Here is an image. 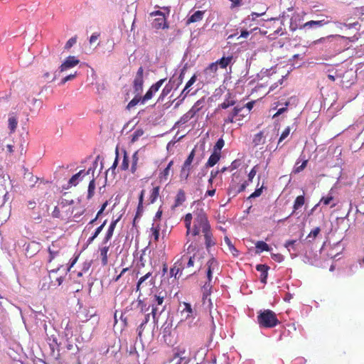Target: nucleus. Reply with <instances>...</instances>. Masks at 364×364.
<instances>
[{"label":"nucleus","instance_id":"nucleus-23","mask_svg":"<svg viewBox=\"0 0 364 364\" xmlns=\"http://www.w3.org/2000/svg\"><path fill=\"white\" fill-rule=\"evenodd\" d=\"M109 247L107 245H102L100 247V257L102 259V264L103 265H106L107 264V252L109 251Z\"/></svg>","mask_w":364,"mask_h":364},{"label":"nucleus","instance_id":"nucleus-61","mask_svg":"<svg viewBox=\"0 0 364 364\" xmlns=\"http://www.w3.org/2000/svg\"><path fill=\"white\" fill-rule=\"evenodd\" d=\"M333 199V197L331 194H328L326 197H323L321 200V202H322L324 205H327L331 203Z\"/></svg>","mask_w":364,"mask_h":364},{"label":"nucleus","instance_id":"nucleus-12","mask_svg":"<svg viewBox=\"0 0 364 364\" xmlns=\"http://www.w3.org/2000/svg\"><path fill=\"white\" fill-rule=\"evenodd\" d=\"M119 218L116 220H114L111 222V223L107 230L105 236L102 242V245H107L108 242L111 240V238L113 235L114 230L116 225H117V223L119 222Z\"/></svg>","mask_w":364,"mask_h":364},{"label":"nucleus","instance_id":"nucleus-40","mask_svg":"<svg viewBox=\"0 0 364 364\" xmlns=\"http://www.w3.org/2000/svg\"><path fill=\"white\" fill-rule=\"evenodd\" d=\"M224 145H225L224 140L222 138L218 139V141H216L215 144L214 145L213 151L220 154L221 149H223Z\"/></svg>","mask_w":364,"mask_h":364},{"label":"nucleus","instance_id":"nucleus-5","mask_svg":"<svg viewBox=\"0 0 364 364\" xmlns=\"http://www.w3.org/2000/svg\"><path fill=\"white\" fill-rule=\"evenodd\" d=\"M173 326V317L168 316L161 326V333L164 343L168 345H172L171 338V328Z\"/></svg>","mask_w":364,"mask_h":364},{"label":"nucleus","instance_id":"nucleus-11","mask_svg":"<svg viewBox=\"0 0 364 364\" xmlns=\"http://www.w3.org/2000/svg\"><path fill=\"white\" fill-rule=\"evenodd\" d=\"M244 111V107L235 106L231 112H230L228 116L224 118V122L225 124L233 123L234 119L235 117L237 118V114L240 112H242Z\"/></svg>","mask_w":364,"mask_h":364},{"label":"nucleus","instance_id":"nucleus-60","mask_svg":"<svg viewBox=\"0 0 364 364\" xmlns=\"http://www.w3.org/2000/svg\"><path fill=\"white\" fill-rule=\"evenodd\" d=\"M212 278H213V272L211 271V269H207V279H208V282L205 284L203 288L206 290L208 287H210V282H211L212 280Z\"/></svg>","mask_w":364,"mask_h":364},{"label":"nucleus","instance_id":"nucleus-59","mask_svg":"<svg viewBox=\"0 0 364 364\" xmlns=\"http://www.w3.org/2000/svg\"><path fill=\"white\" fill-rule=\"evenodd\" d=\"M218 65L217 62L212 63L206 68L205 71H206V73H208V72L215 73L218 70Z\"/></svg>","mask_w":364,"mask_h":364},{"label":"nucleus","instance_id":"nucleus-64","mask_svg":"<svg viewBox=\"0 0 364 364\" xmlns=\"http://www.w3.org/2000/svg\"><path fill=\"white\" fill-rule=\"evenodd\" d=\"M189 170H190V168L183 169V166L181 171V174H180L181 178L187 179L189 176Z\"/></svg>","mask_w":364,"mask_h":364},{"label":"nucleus","instance_id":"nucleus-51","mask_svg":"<svg viewBox=\"0 0 364 364\" xmlns=\"http://www.w3.org/2000/svg\"><path fill=\"white\" fill-rule=\"evenodd\" d=\"M193 117L188 113L186 112V114H184L181 117V119L176 122V124H186V122H188L191 119H192Z\"/></svg>","mask_w":364,"mask_h":364},{"label":"nucleus","instance_id":"nucleus-47","mask_svg":"<svg viewBox=\"0 0 364 364\" xmlns=\"http://www.w3.org/2000/svg\"><path fill=\"white\" fill-rule=\"evenodd\" d=\"M115 154H116V156H115L114 163L108 170V171L112 170V172L113 174H114V170L117 168V166H118V163H119V149L117 147L115 149Z\"/></svg>","mask_w":364,"mask_h":364},{"label":"nucleus","instance_id":"nucleus-1","mask_svg":"<svg viewBox=\"0 0 364 364\" xmlns=\"http://www.w3.org/2000/svg\"><path fill=\"white\" fill-rule=\"evenodd\" d=\"M341 38H342V37L340 36H329L327 38H321L320 39L315 41L314 43L317 44L318 43H324L326 44V47L328 48V50L323 55V58L327 60L340 53L343 50L341 47L337 48L338 43L336 41Z\"/></svg>","mask_w":364,"mask_h":364},{"label":"nucleus","instance_id":"nucleus-6","mask_svg":"<svg viewBox=\"0 0 364 364\" xmlns=\"http://www.w3.org/2000/svg\"><path fill=\"white\" fill-rule=\"evenodd\" d=\"M193 224L201 228V231L203 232L210 230V225L208 222L207 215L203 211H200L196 214V216L194 218Z\"/></svg>","mask_w":364,"mask_h":364},{"label":"nucleus","instance_id":"nucleus-53","mask_svg":"<svg viewBox=\"0 0 364 364\" xmlns=\"http://www.w3.org/2000/svg\"><path fill=\"white\" fill-rule=\"evenodd\" d=\"M235 100H225L223 103H221L219 107L222 109H227L230 107H232L233 105H235Z\"/></svg>","mask_w":364,"mask_h":364},{"label":"nucleus","instance_id":"nucleus-9","mask_svg":"<svg viewBox=\"0 0 364 364\" xmlns=\"http://www.w3.org/2000/svg\"><path fill=\"white\" fill-rule=\"evenodd\" d=\"M80 63V60L74 55H69L60 66L59 72H65L74 68Z\"/></svg>","mask_w":364,"mask_h":364},{"label":"nucleus","instance_id":"nucleus-43","mask_svg":"<svg viewBox=\"0 0 364 364\" xmlns=\"http://www.w3.org/2000/svg\"><path fill=\"white\" fill-rule=\"evenodd\" d=\"M200 101H197L194 105L191 108L188 113L193 117L195 114L200 110Z\"/></svg>","mask_w":364,"mask_h":364},{"label":"nucleus","instance_id":"nucleus-32","mask_svg":"<svg viewBox=\"0 0 364 364\" xmlns=\"http://www.w3.org/2000/svg\"><path fill=\"white\" fill-rule=\"evenodd\" d=\"M159 186H156V187H154L152 191H151V195L149 196V203H154L156 200V199L158 198L159 196Z\"/></svg>","mask_w":364,"mask_h":364},{"label":"nucleus","instance_id":"nucleus-33","mask_svg":"<svg viewBox=\"0 0 364 364\" xmlns=\"http://www.w3.org/2000/svg\"><path fill=\"white\" fill-rule=\"evenodd\" d=\"M307 163L308 160L306 159H304L301 165H299V161H296L294 167V173H298L303 171L306 168Z\"/></svg>","mask_w":364,"mask_h":364},{"label":"nucleus","instance_id":"nucleus-41","mask_svg":"<svg viewBox=\"0 0 364 364\" xmlns=\"http://www.w3.org/2000/svg\"><path fill=\"white\" fill-rule=\"evenodd\" d=\"M141 98L142 97L140 95L136 94L135 97L128 103L127 108L129 109L136 106L139 102H141Z\"/></svg>","mask_w":364,"mask_h":364},{"label":"nucleus","instance_id":"nucleus-15","mask_svg":"<svg viewBox=\"0 0 364 364\" xmlns=\"http://www.w3.org/2000/svg\"><path fill=\"white\" fill-rule=\"evenodd\" d=\"M304 203H305V198H304V195L297 196L294 203V205H293L294 210H293L292 213L290 214L289 217L293 215L297 210H299L300 208H301L304 205ZM288 218H289V216L284 219L279 220V223L286 220Z\"/></svg>","mask_w":364,"mask_h":364},{"label":"nucleus","instance_id":"nucleus-22","mask_svg":"<svg viewBox=\"0 0 364 364\" xmlns=\"http://www.w3.org/2000/svg\"><path fill=\"white\" fill-rule=\"evenodd\" d=\"M203 234H204V237H205V243L206 249L208 250H209V248L210 247L215 245V242L212 238L213 235L210 232V230L204 232Z\"/></svg>","mask_w":364,"mask_h":364},{"label":"nucleus","instance_id":"nucleus-34","mask_svg":"<svg viewBox=\"0 0 364 364\" xmlns=\"http://www.w3.org/2000/svg\"><path fill=\"white\" fill-rule=\"evenodd\" d=\"M188 93V91H186V90H183L182 92H181L180 95L178 97V98L173 101V102L174 101L177 100V102H176V104L174 105L175 109L178 108L180 106V105L182 104V102L185 100Z\"/></svg>","mask_w":364,"mask_h":364},{"label":"nucleus","instance_id":"nucleus-49","mask_svg":"<svg viewBox=\"0 0 364 364\" xmlns=\"http://www.w3.org/2000/svg\"><path fill=\"white\" fill-rule=\"evenodd\" d=\"M100 156H97L92 164V166L90 167L87 171H85L86 175H89L90 173H92V175L94 174L95 170L97 166L98 160L100 159Z\"/></svg>","mask_w":364,"mask_h":364},{"label":"nucleus","instance_id":"nucleus-18","mask_svg":"<svg viewBox=\"0 0 364 364\" xmlns=\"http://www.w3.org/2000/svg\"><path fill=\"white\" fill-rule=\"evenodd\" d=\"M220 156V154L213 151L205 164V167L210 168L214 166L219 161Z\"/></svg>","mask_w":364,"mask_h":364},{"label":"nucleus","instance_id":"nucleus-19","mask_svg":"<svg viewBox=\"0 0 364 364\" xmlns=\"http://www.w3.org/2000/svg\"><path fill=\"white\" fill-rule=\"evenodd\" d=\"M296 240H287L285 242V244H284V247L290 252L291 257L292 258H294V257L297 256L296 253H291V251H293V252H296L297 251V247H296Z\"/></svg>","mask_w":364,"mask_h":364},{"label":"nucleus","instance_id":"nucleus-14","mask_svg":"<svg viewBox=\"0 0 364 364\" xmlns=\"http://www.w3.org/2000/svg\"><path fill=\"white\" fill-rule=\"evenodd\" d=\"M86 176L85 170H80L77 173L74 174L68 181V188L70 186H75L78 184L79 181Z\"/></svg>","mask_w":364,"mask_h":364},{"label":"nucleus","instance_id":"nucleus-7","mask_svg":"<svg viewBox=\"0 0 364 364\" xmlns=\"http://www.w3.org/2000/svg\"><path fill=\"white\" fill-rule=\"evenodd\" d=\"M143 85L144 68L142 67H140L136 72V74L133 82V88L134 93L141 95V93L143 91Z\"/></svg>","mask_w":364,"mask_h":364},{"label":"nucleus","instance_id":"nucleus-39","mask_svg":"<svg viewBox=\"0 0 364 364\" xmlns=\"http://www.w3.org/2000/svg\"><path fill=\"white\" fill-rule=\"evenodd\" d=\"M224 241H225V244L228 246L229 250L232 252V254L234 256L237 255L238 251L235 247V246L232 245V243L231 240H230V238L228 237L225 236V238H224Z\"/></svg>","mask_w":364,"mask_h":364},{"label":"nucleus","instance_id":"nucleus-50","mask_svg":"<svg viewBox=\"0 0 364 364\" xmlns=\"http://www.w3.org/2000/svg\"><path fill=\"white\" fill-rule=\"evenodd\" d=\"M262 137H263V134L262 132H260L255 135V136L253 138V144L255 146H258L262 143Z\"/></svg>","mask_w":364,"mask_h":364},{"label":"nucleus","instance_id":"nucleus-36","mask_svg":"<svg viewBox=\"0 0 364 364\" xmlns=\"http://www.w3.org/2000/svg\"><path fill=\"white\" fill-rule=\"evenodd\" d=\"M194 156H195V149H193L191 151V153L189 154V155L188 156V157L186 159V161H184V163H183V169L189 168V166H191V163L193 162Z\"/></svg>","mask_w":364,"mask_h":364},{"label":"nucleus","instance_id":"nucleus-57","mask_svg":"<svg viewBox=\"0 0 364 364\" xmlns=\"http://www.w3.org/2000/svg\"><path fill=\"white\" fill-rule=\"evenodd\" d=\"M107 224V220H105L102 225H100L98 228H97L95 230V232L92 233L93 237L95 238L100 235V233L102 232L103 228H105V225Z\"/></svg>","mask_w":364,"mask_h":364},{"label":"nucleus","instance_id":"nucleus-54","mask_svg":"<svg viewBox=\"0 0 364 364\" xmlns=\"http://www.w3.org/2000/svg\"><path fill=\"white\" fill-rule=\"evenodd\" d=\"M77 42V37L74 36L70 38L65 43L64 48L65 50H69L71 47L73 46Z\"/></svg>","mask_w":364,"mask_h":364},{"label":"nucleus","instance_id":"nucleus-44","mask_svg":"<svg viewBox=\"0 0 364 364\" xmlns=\"http://www.w3.org/2000/svg\"><path fill=\"white\" fill-rule=\"evenodd\" d=\"M144 134V131L142 129H136L134 133L132 135V140L131 141L132 143L136 141L140 136H141Z\"/></svg>","mask_w":364,"mask_h":364},{"label":"nucleus","instance_id":"nucleus-28","mask_svg":"<svg viewBox=\"0 0 364 364\" xmlns=\"http://www.w3.org/2000/svg\"><path fill=\"white\" fill-rule=\"evenodd\" d=\"M321 231L320 228L316 227L313 230L310 232V233L306 236L304 241H306L308 243H311L319 234Z\"/></svg>","mask_w":364,"mask_h":364},{"label":"nucleus","instance_id":"nucleus-55","mask_svg":"<svg viewBox=\"0 0 364 364\" xmlns=\"http://www.w3.org/2000/svg\"><path fill=\"white\" fill-rule=\"evenodd\" d=\"M181 274V269L180 267H176V264L174 265L173 267H172L171 269H170V276L171 277H174L175 279L176 278L178 274Z\"/></svg>","mask_w":364,"mask_h":364},{"label":"nucleus","instance_id":"nucleus-13","mask_svg":"<svg viewBox=\"0 0 364 364\" xmlns=\"http://www.w3.org/2000/svg\"><path fill=\"white\" fill-rule=\"evenodd\" d=\"M256 175V167H253L250 173H248V180H245V182H243L239 187L238 190L236 191L234 196H235L237 193H240L241 192H243L246 188L249 186L250 183L252 181V179Z\"/></svg>","mask_w":364,"mask_h":364},{"label":"nucleus","instance_id":"nucleus-56","mask_svg":"<svg viewBox=\"0 0 364 364\" xmlns=\"http://www.w3.org/2000/svg\"><path fill=\"white\" fill-rule=\"evenodd\" d=\"M197 77L196 75H193L190 80L186 82L185 87L183 88L184 90L188 91V88L191 87L195 82L196 81Z\"/></svg>","mask_w":364,"mask_h":364},{"label":"nucleus","instance_id":"nucleus-26","mask_svg":"<svg viewBox=\"0 0 364 364\" xmlns=\"http://www.w3.org/2000/svg\"><path fill=\"white\" fill-rule=\"evenodd\" d=\"M185 351H178L174 354V359H178V361L176 364H187L189 362V359L183 356Z\"/></svg>","mask_w":364,"mask_h":364},{"label":"nucleus","instance_id":"nucleus-48","mask_svg":"<svg viewBox=\"0 0 364 364\" xmlns=\"http://www.w3.org/2000/svg\"><path fill=\"white\" fill-rule=\"evenodd\" d=\"M151 275V272H148L147 274H146L144 276L141 277L139 281L137 282V284H136V291H139L140 289V287L142 285V284L146 280L148 279Z\"/></svg>","mask_w":364,"mask_h":364},{"label":"nucleus","instance_id":"nucleus-24","mask_svg":"<svg viewBox=\"0 0 364 364\" xmlns=\"http://www.w3.org/2000/svg\"><path fill=\"white\" fill-rule=\"evenodd\" d=\"M150 314H146L144 316V319L142 320L141 323L139 324V326L137 328V333H138V337L141 338L142 335V332L145 328V326L150 320Z\"/></svg>","mask_w":364,"mask_h":364},{"label":"nucleus","instance_id":"nucleus-2","mask_svg":"<svg viewBox=\"0 0 364 364\" xmlns=\"http://www.w3.org/2000/svg\"><path fill=\"white\" fill-rule=\"evenodd\" d=\"M257 318L259 326L262 328H272L279 323L276 314L270 309L260 310Z\"/></svg>","mask_w":364,"mask_h":364},{"label":"nucleus","instance_id":"nucleus-4","mask_svg":"<svg viewBox=\"0 0 364 364\" xmlns=\"http://www.w3.org/2000/svg\"><path fill=\"white\" fill-rule=\"evenodd\" d=\"M151 16H156L151 25L155 29H165L168 28L165 14L161 11H155L150 14Z\"/></svg>","mask_w":364,"mask_h":364},{"label":"nucleus","instance_id":"nucleus-46","mask_svg":"<svg viewBox=\"0 0 364 364\" xmlns=\"http://www.w3.org/2000/svg\"><path fill=\"white\" fill-rule=\"evenodd\" d=\"M218 263L215 258L212 257L207 262V269H211L212 272L215 269V268L218 266Z\"/></svg>","mask_w":364,"mask_h":364},{"label":"nucleus","instance_id":"nucleus-62","mask_svg":"<svg viewBox=\"0 0 364 364\" xmlns=\"http://www.w3.org/2000/svg\"><path fill=\"white\" fill-rule=\"evenodd\" d=\"M78 257H79V255H77L70 260L68 267L66 269V272H69L70 270V269L75 265V264L77 262V261L78 259Z\"/></svg>","mask_w":364,"mask_h":364},{"label":"nucleus","instance_id":"nucleus-35","mask_svg":"<svg viewBox=\"0 0 364 364\" xmlns=\"http://www.w3.org/2000/svg\"><path fill=\"white\" fill-rule=\"evenodd\" d=\"M95 179L92 178L88 185V189H87V199H90L95 193Z\"/></svg>","mask_w":364,"mask_h":364},{"label":"nucleus","instance_id":"nucleus-42","mask_svg":"<svg viewBox=\"0 0 364 364\" xmlns=\"http://www.w3.org/2000/svg\"><path fill=\"white\" fill-rule=\"evenodd\" d=\"M138 160V151H135L132 156V163L131 166L132 173H134L136 171Z\"/></svg>","mask_w":364,"mask_h":364},{"label":"nucleus","instance_id":"nucleus-21","mask_svg":"<svg viewBox=\"0 0 364 364\" xmlns=\"http://www.w3.org/2000/svg\"><path fill=\"white\" fill-rule=\"evenodd\" d=\"M185 200H186L185 192L181 189L178 191V192L176 196L175 203L173 206V208H175L176 207L181 205Z\"/></svg>","mask_w":364,"mask_h":364},{"label":"nucleus","instance_id":"nucleus-29","mask_svg":"<svg viewBox=\"0 0 364 364\" xmlns=\"http://www.w3.org/2000/svg\"><path fill=\"white\" fill-rule=\"evenodd\" d=\"M8 122H9V128L10 131L11 132H15L16 127H17L18 120H17V118L14 115V114H10Z\"/></svg>","mask_w":364,"mask_h":364},{"label":"nucleus","instance_id":"nucleus-27","mask_svg":"<svg viewBox=\"0 0 364 364\" xmlns=\"http://www.w3.org/2000/svg\"><path fill=\"white\" fill-rule=\"evenodd\" d=\"M232 60V56L223 57L220 59L218 60L216 62L221 68H226V67L231 63Z\"/></svg>","mask_w":364,"mask_h":364},{"label":"nucleus","instance_id":"nucleus-25","mask_svg":"<svg viewBox=\"0 0 364 364\" xmlns=\"http://www.w3.org/2000/svg\"><path fill=\"white\" fill-rule=\"evenodd\" d=\"M255 248H256V252L257 253H261L264 251L269 252L270 251L271 248L269 246L268 244H267L264 241H257L255 243Z\"/></svg>","mask_w":364,"mask_h":364},{"label":"nucleus","instance_id":"nucleus-38","mask_svg":"<svg viewBox=\"0 0 364 364\" xmlns=\"http://www.w3.org/2000/svg\"><path fill=\"white\" fill-rule=\"evenodd\" d=\"M129 165V159L128 156V154L125 150H124V156H123V160L122 163L121 164V169L123 171H126L128 169Z\"/></svg>","mask_w":364,"mask_h":364},{"label":"nucleus","instance_id":"nucleus-37","mask_svg":"<svg viewBox=\"0 0 364 364\" xmlns=\"http://www.w3.org/2000/svg\"><path fill=\"white\" fill-rule=\"evenodd\" d=\"M184 75H185V71H184V69H183L181 71L179 76L176 78H173V80H175V83L173 84V87L175 90H176L183 82ZM172 77H174V76H173Z\"/></svg>","mask_w":364,"mask_h":364},{"label":"nucleus","instance_id":"nucleus-30","mask_svg":"<svg viewBox=\"0 0 364 364\" xmlns=\"http://www.w3.org/2000/svg\"><path fill=\"white\" fill-rule=\"evenodd\" d=\"M175 83V80H173V77H171L168 82L165 85V87L163 88L161 93L166 96H167L171 91L174 89L173 84Z\"/></svg>","mask_w":364,"mask_h":364},{"label":"nucleus","instance_id":"nucleus-8","mask_svg":"<svg viewBox=\"0 0 364 364\" xmlns=\"http://www.w3.org/2000/svg\"><path fill=\"white\" fill-rule=\"evenodd\" d=\"M166 80V78L161 79L156 83L153 84L150 88L146 91V94L141 98V103L144 104L146 101L151 99L154 95L158 92L159 88L162 86L164 82Z\"/></svg>","mask_w":364,"mask_h":364},{"label":"nucleus","instance_id":"nucleus-3","mask_svg":"<svg viewBox=\"0 0 364 364\" xmlns=\"http://www.w3.org/2000/svg\"><path fill=\"white\" fill-rule=\"evenodd\" d=\"M167 294L166 291H159L157 294L154 296V299L151 301V312L152 318L154 321H156V314L159 312L161 314L165 309V306H164L161 310L159 311V309L157 306H161L163 304L164 298L166 296Z\"/></svg>","mask_w":364,"mask_h":364},{"label":"nucleus","instance_id":"nucleus-45","mask_svg":"<svg viewBox=\"0 0 364 364\" xmlns=\"http://www.w3.org/2000/svg\"><path fill=\"white\" fill-rule=\"evenodd\" d=\"M290 131H291L290 127H287L283 131V132L282 133V134H281V136H280V137L279 139V141H278L277 146L276 149H278L279 144H280L282 143V141L283 140H284L289 136V134L290 133Z\"/></svg>","mask_w":364,"mask_h":364},{"label":"nucleus","instance_id":"nucleus-17","mask_svg":"<svg viewBox=\"0 0 364 364\" xmlns=\"http://www.w3.org/2000/svg\"><path fill=\"white\" fill-rule=\"evenodd\" d=\"M145 191L142 190L140 193L139 197V204L137 206V210L136 212L135 217L134 218L133 224L134 225L136 220L137 218H139L142 215L143 213V201H144V196Z\"/></svg>","mask_w":364,"mask_h":364},{"label":"nucleus","instance_id":"nucleus-16","mask_svg":"<svg viewBox=\"0 0 364 364\" xmlns=\"http://www.w3.org/2000/svg\"><path fill=\"white\" fill-rule=\"evenodd\" d=\"M269 269V267L267 265H266V264H257L256 266V269L258 272H261L260 281L263 284H266L267 283V277H268V269Z\"/></svg>","mask_w":364,"mask_h":364},{"label":"nucleus","instance_id":"nucleus-63","mask_svg":"<svg viewBox=\"0 0 364 364\" xmlns=\"http://www.w3.org/2000/svg\"><path fill=\"white\" fill-rule=\"evenodd\" d=\"M272 259L277 262H282L284 260V257L281 254H272Z\"/></svg>","mask_w":364,"mask_h":364},{"label":"nucleus","instance_id":"nucleus-31","mask_svg":"<svg viewBox=\"0 0 364 364\" xmlns=\"http://www.w3.org/2000/svg\"><path fill=\"white\" fill-rule=\"evenodd\" d=\"M192 214L187 213L184 217V223L185 227L186 228V235L188 236L191 233V220H192Z\"/></svg>","mask_w":364,"mask_h":364},{"label":"nucleus","instance_id":"nucleus-20","mask_svg":"<svg viewBox=\"0 0 364 364\" xmlns=\"http://www.w3.org/2000/svg\"><path fill=\"white\" fill-rule=\"evenodd\" d=\"M205 11H196L191 16H190L187 20V23H191L198 22L203 19Z\"/></svg>","mask_w":364,"mask_h":364},{"label":"nucleus","instance_id":"nucleus-52","mask_svg":"<svg viewBox=\"0 0 364 364\" xmlns=\"http://www.w3.org/2000/svg\"><path fill=\"white\" fill-rule=\"evenodd\" d=\"M263 186L261 188H257L255 191L250 194V196L247 198L248 200L257 198L261 196L263 190Z\"/></svg>","mask_w":364,"mask_h":364},{"label":"nucleus","instance_id":"nucleus-10","mask_svg":"<svg viewBox=\"0 0 364 364\" xmlns=\"http://www.w3.org/2000/svg\"><path fill=\"white\" fill-rule=\"evenodd\" d=\"M330 21L326 19L318 20V21H309L304 23L300 26V29L303 28H318L327 25Z\"/></svg>","mask_w":364,"mask_h":364},{"label":"nucleus","instance_id":"nucleus-58","mask_svg":"<svg viewBox=\"0 0 364 364\" xmlns=\"http://www.w3.org/2000/svg\"><path fill=\"white\" fill-rule=\"evenodd\" d=\"M77 76V72H75L73 74L68 75L65 76V77L62 78L60 85H64L68 81L73 80Z\"/></svg>","mask_w":364,"mask_h":364}]
</instances>
